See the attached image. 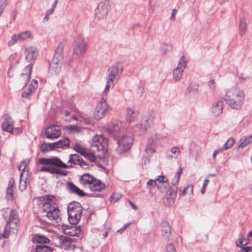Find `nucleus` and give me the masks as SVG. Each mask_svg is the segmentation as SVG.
<instances>
[{
  "mask_svg": "<svg viewBox=\"0 0 252 252\" xmlns=\"http://www.w3.org/2000/svg\"><path fill=\"white\" fill-rule=\"evenodd\" d=\"M108 146V140L102 135L93 137L91 143V150L93 152L104 151Z\"/></svg>",
  "mask_w": 252,
  "mask_h": 252,
  "instance_id": "obj_7",
  "label": "nucleus"
},
{
  "mask_svg": "<svg viewBox=\"0 0 252 252\" xmlns=\"http://www.w3.org/2000/svg\"><path fill=\"white\" fill-rule=\"evenodd\" d=\"M35 240L39 244L48 243L50 240L47 237L43 235H37L35 237Z\"/></svg>",
  "mask_w": 252,
  "mask_h": 252,
  "instance_id": "obj_48",
  "label": "nucleus"
},
{
  "mask_svg": "<svg viewBox=\"0 0 252 252\" xmlns=\"http://www.w3.org/2000/svg\"><path fill=\"white\" fill-rule=\"evenodd\" d=\"M6 220V224L4 228V232L0 234V239L1 238H6L8 237L11 229H16L17 227L19 222V219L17 212L13 210H10V214L7 219L4 217Z\"/></svg>",
  "mask_w": 252,
  "mask_h": 252,
  "instance_id": "obj_5",
  "label": "nucleus"
},
{
  "mask_svg": "<svg viewBox=\"0 0 252 252\" xmlns=\"http://www.w3.org/2000/svg\"><path fill=\"white\" fill-rule=\"evenodd\" d=\"M106 80V85L105 86V88L109 90L110 88L111 87H113L115 84V82L111 81L109 80Z\"/></svg>",
  "mask_w": 252,
  "mask_h": 252,
  "instance_id": "obj_62",
  "label": "nucleus"
},
{
  "mask_svg": "<svg viewBox=\"0 0 252 252\" xmlns=\"http://www.w3.org/2000/svg\"><path fill=\"white\" fill-rule=\"evenodd\" d=\"M158 141V136L155 133L148 140L145 151L147 155H150L156 152V149Z\"/></svg>",
  "mask_w": 252,
  "mask_h": 252,
  "instance_id": "obj_15",
  "label": "nucleus"
},
{
  "mask_svg": "<svg viewBox=\"0 0 252 252\" xmlns=\"http://www.w3.org/2000/svg\"><path fill=\"white\" fill-rule=\"evenodd\" d=\"M198 91V85L196 83H191L189 85L186 91V93L189 94L190 93L195 94Z\"/></svg>",
  "mask_w": 252,
  "mask_h": 252,
  "instance_id": "obj_38",
  "label": "nucleus"
},
{
  "mask_svg": "<svg viewBox=\"0 0 252 252\" xmlns=\"http://www.w3.org/2000/svg\"><path fill=\"white\" fill-rule=\"evenodd\" d=\"M81 158H80V157L77 154H71L69 156V159L68 161V163H70V165H67L69 166L68 168L72 166V164L73 165H79L80 163V160Z\"/></svg>",
  "mask_w": 252,
  "mask_h": 252,
  "instance_id": "obj_34",
  "label": "nucleus"
},
{
  "mask_svg": "<svg viewBox=\"0 0 252 252\" xmlns=\"http://www.w3.org/2000/svg\"><path fill=\"white\" fill-rule=\"evenodd\" d=\"M110 9V6L108 1H103L100 2L95 10L96 18L98 19L104 18L107 16Z\"/></svg>",
  "mask_w": 252,
  "mask_h": 252,
  "instance_id": "obj_14",
  "label": "nucleus"
},
{
  "mask_svg": "<svg viewBox=\"0 0 252 252\" xmlns=\"http://www.w3.org/2000/svg\"><path fill=\"white\" fill-rule=\"evenodd\" d=\"M68 220L72 224H77L80 220L82 207L81 205L77 202L70 203L67 207Z\"/></svg>",
  "mask_w": 252,
  "mask_h": 252,
  "instance_id": "obj_4",
  "label": "nucleus"
},
{
  "mask_svg": "<svg viewBox=\"0 0 252 252\" xmlns=\"http://www.w3.org/2000/svg\"><path fill=\"white\" fill-rule=\"evenodd\" d=\"M63 61H60L56 58H53L49 67V72L52 75L59 73L62 66Z\"/></svg>",
  "mask_w": 252,
  "mask_h": 252,
  "instance_id": "obj_18",
  "label": "nucleus"
},
{
  "mask_svg": "<svg viewBox=\"0 0 252 252\" xmlns=\"http://www.w3.org/2000/svg\"><path fill=\"white\" fill-rule=\"evenodd\" d=\"M63 230L64 234L70 236L78 237L81 233L80 227L73 225L63 226Z\"/></svg>",
  "mask_w": 252,
  "mask_h": 252,
  "instance_id": "obj_19",
  "label": "nucleus"
},
{
  "mask_svg": "<svg viewBox=\"0 0 252 252\" xmlns=\"http://www.w3.org/2000/svg\"><path fill=\"white\" fill-rule=\"evenodd\" d=\"M94 178L90 174H84L80 178V182L84 187L88 188L94 180Z\"/></svg>",
  "mask_w": 252,
  "mask_h": 252,
  "instance_id": "obj_30",
  "label": "nucleus"
},
{
  "mask_svg": "<svg viewBox=\"0 0 252 252\" xmlns=\"http://www.w3.org/2000/svg\"><path fill=\"white\" fill-rule=\"evenodd\" d=\"M166 252H176L174 245L172 243L168 244L166 246Z\"/></svg>",
  "mask_w": 252,
  "mask_h": 252,
  "instance_id": "obj_56",
  "label": "nucleus"
},
{
  "mask_svg": "<svg viewBox=\"0 0 252 252\" xmlns=\"http://www.w3.org/2000/svg\"><path fill=\"white\" fill-rule=\"evenodd\" d=\"M38 162L40 164L47 165L41 167L39 171L40 172H47L51 174H60L59 170L55 167H52V165L60 167L63 168H68L69 166L66 165L60 159L56 157L51 158H40L39 159Z\"/></svg>",
  "mask_w": 252,
  "mask_h": 252,
  "instance_id": "obj_3",
  "label": "nucleus"
},
{
  "mask_svg": "<svg viewBox=\"0 0 252 252\" xmlns=\"http://www.w3.org/2000/svg\"><path fill=\"white\" fill-rule=\"evenodd\" d=\"M235 143V139L233 138H229L223 144L222 147L223 149L227 150L233 147Z\"/></svg>",
  "mask_w": 252,
  "mask_h": 252,
  "instance_id": "obj_47",
  "label": "nucleus"
},
{
  "mask_svg": "<svg viewBox=\"0 0 252 252\" xmlns=\"http://www.w3.org/2000/svg\"><path fill=\"white\" fill-rule=\"evenodd\" d=\"M121 197V195L119 193H114L111 196V202H115L118 200Z\"/></svg>",
  "mask_w": 252,
  "mask_h": 252,
  "instance_id": "obj_57",
  "label": "nucleus"
},
{
  "mask_svg": "<svg viewBox=\"0 0 252 252\" xmlns=\"http://www.w3.org/2000/svg\"><path fill=\"white\" fill-rule=\"evenodd\" d=\"M186 65L187 61L186 58L182 56L178 62L177 66L173 71V78L175 82H178L182 79Z\"/></svg>",
  "mask_w": 252,
  "mask_h": 252,
  "instance_id": "obj_13",
  "label": "nucleus"
},
{
  "mask_svg": "<svg viewBox=\"0 0 252 252\" xmlns=\"http://www.w3.org/2000/svg\"><path fill=\"white\" fill-rule=\"evenodd\" d=\"M160 230L162 236L166 240H169L171 236V227L166 221H163L160 223Z\"/></svg>",
  "mask_w": 252,
  "mask_h": 252,
  "instance_id": "obj_21",
  "label": "nucleus"
},
{
  "mask_svg": "<svg viewBox=\"0 0 252 252\" xmlns=\"http://www.w3.org/2000/svg\"><path fill=\"white\" fill-rule=\"evenodd\" d=\"M44 134L47 139L53 140L61 135V130L58 126H51L46 128Z\"/></svg>",
  "mask_w": 252,
  "mask_h": 252,
  "instance_id": "obj_17",
  "label": "nucleus"
},
{
  "mask_svg": "<svg viewBox=\"0 0 252 252\" xmlns=\"http://www.w3.org/2000/svg\"><path fill=\"white\" fill-rule=\"evenodd\" d=\"M171 152L174 155H168V158H171L173 157L176 158L179 156L181 153L179 148L177 146L172 147L171 149Z\"/></svg>",
  "mask_w": 252,
  "mask_h": 252,
  "instance_id": "obj_45",
  "label": "nucleus"
},
{
  "mask_svg": "<svg viewBox=\"0 0 252 252\" xmlns=\"http://www.w3.org/2000/svg\"><path fill=\"white\" fill-rule=\"evenodd\" d=\"M223 101L218 100L212 106V113L215 117H219L222 112Z\"/></svg>",
  "mask_w": 252,
  "mask_h": 252,
  "instance_id": "obj_26",
  "label": "nucleus"
},
{
  "mask_svg": "<svg viewBox=\"0 0 252 252\" xmlns=\"http://www.w3.org/2000/svg\"><path fill=\"white\" fill-rule=\"evenodd\" d=\"M157 183H164L166 185L167 183L168 182V180L165 176H159L156 179Z\"/></svg>",
  "mask_w": 252,
  "mask_h": 252,
  "instance_id": "obj_52",
  "label": "nucleus"
},
{
  "mask_svg": "<svg viewBox=\"0 0 252 252\" xmlns=\"http://www.w3.org/2000/svg\"><path fill=\"white\" fill-rule=\"evenodd\" d=\"M55 149L57 148H67L69 145V140L67 138H64L56 142L53 143Z\"/></svg>",
  "mask_w": 252,
  "mask_h": 252,
  "instance_id": "obj_33",
  "label": "nucleus"
},
{
  "mask_svg": "<svg viewBox=\"0 0 252 252\" xmlns=\"http://www.w3.org/2000/svg\"><path fill=\"white\" fill-rule=\"evenodd\" d=\"M64 48V45L63 43H60L55 51L53 58H56L60 61H63Z\"/></svg>",
  "mask_w": 252,
  "mask_h": 252,
  "instance_id": "obj_32",
  "label": "nucleus"
},
{
  "mask_svg": "<svg viewBox=\"0 0 252 252\" xmlns=\"http://www.w3.org/2000/svg\"><path fill=\"white\" fill-rule=\"evenodd\" d=\"M236 245L238 247L241 248V249L247 244V241L246 240L243 239L242 238H239L236 242Z\"/></svg>",
  "mask_w": 252,
  "mask_h": 252,
  "instance_id": "obj_53",
  "label": "nucleus"
},
{
  "mask_svg": "<svg viewBox=\"0 0 252 252\" xmlns=\"http://www.w3.org/2000/svg\"><path fill=\"white\" fill-rule=\"evenodd\" d=\"M18 35L20 41H24L28 39H32L33 38V35L32 33L28 31L22 32Z\"/></svg>",
  "mask_w": 252,
  "mask_h": 252,
  "instance_id": "obj_39",
  "label": "nucleus"
},
{
  "mask_svg": "<svg viewBox=\"0 0 252 252\" xmlns=\"http://www.w3.org/2000/svg\"><path fill=\"white\" fill-rule=\"evenodd\" d=\"M52 249L44 244H39L35 248V252H52Z\"/></svg>",
  "mask_w": 252,
  "mask_h": 252,
  "instance_id": "obj_41",
  "label": "nucleus"
},
{
  "mask_svg": "<svg viewBox=\"0 0 252 252\" xmlns=\"http://www.w3.org/2000/svg\"><path fill=\"white\" fill-rule=\"evenodd\" d=\"M58 0H55L54 2L53 3V4L52 5L51 8H50L49 9H48L46 12V13L48 14V15H51L53 14V13L55 10V9L57 6V4L58 3Z\"/></svg>",
  "mask_w": 252,
  "mask_h": 252,
  "instance_id": "obj_55",
  "label": "nucleus"
},
{
  "mask_svg": "<svg viewBox=\"0 0 252 252\" xmlns=\"http://www.w3.org/2000/svg\"><path fill=\"white\" fill-rule=\"evenodd\" d=\"M81 167L84 169H87L89 167V165L85 161H84L82 158L80 160V163L79 165Z\"/></svg>",
  "mask_w": 252,
  "mask_h": 252,
  "instance_id": "obj_61",
  "label": "nucleus"
},
{
  "mask_svg": "<svg viewBox=\"0 0 252 252\" xmlns=\"http://www.w3.org/2000/svg\"><path fill=\"white\" fill-rule=\"evenodd\" d=\"M183 168L181 166H180L178 172L176 173L173 179L172 180V185L175 186L178 183L180 176L183 173Z\"/></svg>",
  "mask_w": 252,
  "mask_h": 252,
  "instance_id": "obj_44",
  "label": "nucleus"
},
{
  "mask_svg": "<svg viewBox=\"0 0 252 252\" xmlns=\"http://www.w3.org/2000/svg\"><path fill=\"white\" fill-rule=\"evenodd\" d=\"M144 88L142 86H138L135 91L136 95L139 97L142 96L144 93Z\"/></svg>",
  "mask_w": 252,
  "mask_h": 252,
  "instance_id": "obj_54",
  "label": "nucleus"
},
{
  "mask_svg": "<svg viewBox=\"0 0 252 252\" xmlns=\"http://www.w3.org/2000/svg\"><path fill=\"white\" fill-rule=\"evenodd\" d=\"M169 186V183L167 182L166 185L164 183H157V187L159 191L161 192H165Z\"/></svg>",
  "mask_w": 252,
  "mask_h": 252,
  "instance_id": "obj_50",
  "label": "nucleus"
},
{
  "mask_svg": "<svg viewBox=\"0 0 252 252\" xmlns=\"http://www.w3.org/2000/svg\"><path fill=\"white\" fill-rule=\"evenodd\" d=\"M88 188L92 191L100 192L104 190L105 185L100 180L94 178Z\"/></svg>",
  "mask_w": 252,
  "mask_h": 252,
  "instance_id": "obj_20",
  "label": "nucleus"
},
{
  "mask_svg": "<svg viewBox=\"0 0 252 252\" xmlns=\"http://www.w3.org/2000/svg\"><path fill=\"white\" fill-rule=\"evenodd\" d=\"M111 109L105 99L103 98L99 101L96 105L94 113V118L96 120H99L103 118L107 112Z\"/></svg>",
  "mask_w": 252,
  "mask_h": 252,
  "instance_id": "obj_11",
  "label": "nucleus"
},
{
  "mask_svg": "<svg viewBox=\"0 0 252 252\" xmlns=\"http://www.w3.org/2000/svg\"><path fill=\"white\" fill-rule=\"evenodd\" d=\"M55 149V147L53 146V143H44L41 145L40 151L43 153H45L49 152L50 150Z\"/></svg>",
  "mask_w": 252,
  "mask_h": 252,
  "instance_id": "obj_40",
  "label": "nucleus"
},
{
  "mask_svg": "<svg viewBox=\"0 0 252 252\" xmlns=\"http://www.w3.org/2000/svg\"><path fill=\"white\" fill-rule=\"evenodd\" d=\"M14 184L15 182L13 178H11L9 181L8 186L6 189V197L7 199L8 200H11L13 199Z\"/></svg>",
  "mask_w": 252,
  "mask_h": 252,
  "instance_id": "obj_29",
  "label": "nucleus"
},
{
  "mask_svg": "<svg viewBox=\"0 0 252 252\" xmlns=\"http://www.w3.org/2000/svg\"><path fill=\"white\" fill-rule=\"evenodd\" d=\"M208 86L210 89L213 91L215 90L216 88L215 81L214 79H211L208 82Z\"/></svg>",
  "mask_w": 252,
  "mask_h": 252,
  "instance_id": "obj_59",
  "label": "nucleus"
},
{
  "mask_svg": "<svg viewBox=\"0 0 252 252\" xmlns=\"http://www.w3.org/2000/svg\"><path fill=\"white\" fill-rule=\"evenodd\" d=\"M96 152H93L90 150V151L87 150L86 154L84 155V156L88 159L91 162H94L96 160V157L98 156L96 154Z\"/></svg>",
  "mask_w": 252,
  "mask_h": 252,
  "instance_id": "obj_43",
  "label": "nucleus"
},
{
  "mask_svg": "<svg viewBox=\"0 0 252 252\" xmlns=\"http://www.w3.org/2000/svg\"><path fill=\"white\" fill-rule=\"evenodd\" d=\"M25 54L26 60L30 62L36 58L37 55V50L34 47H29L26 48Z\"/></svg>",
  "mask_w": 252,
  "mask_h": 252,
  "instance_id": "obj_27",
  "label": "nucleus"
},
{
  "mask_svg": "<svg viewBox=\"0 0 252 252\" xmlns=\"http://www.w3.org/2000/svg\"><path fill=\"white\" fill-rule=\"evenodd\" d=\"M19 37L18 34H14L11 39L8 41L7 45L8 46H12L16 43L18 41H20Z\"/></svg>",
  "mask_w": 252,
  "mask_h": 252,
  "instance_id": "obj_49",
  "label": "nucleus"
},
{
  "mask_svg": "<svg viewBox=\"0 0 252 252\" xmlns=\"http://www.w3.org/2000/svg\"><path fill=\"white\" fill-rule=\"evenodd\" d=\"M193 187L192 185H189L186 187L182 191L180 192V195H185L188 191H189L191 194L193 193Z\"/></svg>",
  "mask_w": 252,
  "mask_h": 252,
  "instance_id": "obj_51",
  "label": "nucleus"
},
{
  "mask_svg": "<svg viewBox=\"0 0 252 252\" xmlns=\"http://www.w3.org/2000/svg\"><path fill=\"white\" fill-rule=\"evenodd\" d=\"M67 188L71 193H74L79 196L85 195V193L82 190L80 189L72 183L69 182L67 184Z\"/></svg>",
  "mask_w": 252,
  "mask_h": 252,
  "instance_id": "obj_28",
  "label": "nucleus"
},
{
  "mask_svg": "<svg viewBox=\"0 0 252 252\" xmlns=\"http://www.w3.org/2000/svg\"><path fill=\"white\" fill-rule=\"evenodd\" d=\"M126 121L130 123L134 121L135 119L134 109L133 108L128 107L126 108Z\"/></svg>",
  "mask_w": 252,
  "mask_h": 252,
  "instance_id": "obj_35",
  "label": "nucleus"
},
{
  "mask_svg": "<svg viewBox=\"0 0 252 252\" xmlns=\"http://www.w3.org/2000/svg\"><path fill=\"white\" fill-rule=\"evenodd\" d=\"M124 125V123L117 120L114 121L111 124L108 128V131L113 136L118 137V135H121L120 133L124 130L123 126Z\"/></svg>",
  "mask_w": 252,
  "mask_h": 252,
  "instance_id": "obj_16",
  "label": "nucleus"
},
{
  "mask_svg": "<svg viewBox=\"0 0 252 252\" xmlns=\"http://www.w3.org/2000/svg\"><path fill=\"white\" fill-rule=\"evenodd\" d=\"M38 86L37 81L33 79L27 91H25L22 94V96L24 98H30V96L34 93V90Z\"/></svg>",
  "mask_w": 252,
  "mask_h": 252,
  "instance_id": "obj_25",
  "label": "nucleus"
},
{
  "mask_svg": "<svg viewBox=\"0 0 252 252\" xmlns=\"http://www.w3.org/2000/svg\"><path fill=\"white\" fill-rule=\"evenodd\" d=\"M209 182V180L208 179H205L204 180L203 186L201 189V192L202 194H204L205 193V190H206V188Z\"/></svg>",
  "mask_w": 252,
  "mask_h": 252,
  "instance_id": "obj_58",
  "label": "nucleus"
},
{
  "mask_svg": "<svg viewBox=\"0 0 252 252\" xmlns=\"http://www.w3.org/2000/svg\"><path fill=\"white\" fill-rule=\"evenodd\" d=\"M251 247H244L242 248L240 250L238 251L237 252H251Z\"/></svg>",
  "mask_w": 252,
  "mask_h": 252,
  "instance_id": "obj_63",
  "label": "nucleus"
},
{
  "mask_svg": "<svg viewBox=\"0 0 252 252\" xmlns=\"http://www.w3.org/2000/svg\"><path fill=\"white\" fill-rule=\"evenodd\" d=\"M150 162V159L149 158L145 157L142 159V164H146L147 163H149Z\"/></svg>",
  "mask_w": 252,
  "mask_h": 252,
  "instance_id": "obj_64",
  "label": "nucleus"
},
{
  "mask_svg": "<svg viewBox=\"0 0 252 252\" xmlns=\"http://www.w3.org/2000/svg\"><path fill=\"white\" fill-rule=\"evenodd\" d=\"M59 243L58 246L65 250L67 249L70 247V245L73 241L71 238L64 236H60L58 238Z\"/></svg>",
  "mask_w": 252,
  "mask_h": 252,
  "instance_id": "obj_24",
  "label": "nucleus"
},
{
  "mask_svg": "<svg viewBox=\"0 0 252 252\" xmlns=\"http://www.w3.org/2000/svg\"><path fill=\"white\" fill-rule=\"evenodd\" d=\"M238 148H244L252 143V134L242 137L239 141Z\"/></svg>",
  "mask_w": 252,
  "mask_h": 252,
  "instance_id": "obj_31",
  "label": "nucleus"
},
{
  "mask_svg": "<svg viewBox=\"0 0 252 252\" xmlns=\"http://www.w3.org/2000/svg\"><path fill=\"white\" fill-rule=\"evenodd\" d=\"M148 187L150 188L151 187L157 186V182L156 180H154L152 179L150 180L147 183Z\"/></svg>",
  "mask_w": 252,
  "mask_h": 252,
  "instance_id": "obj_60",
  "label": "nucleus"
},
{
  "mask_svg": "<svg viewBox=\"0 0 252 252\" xmlns=\"http://www.w3.org/2000/svg\"><path fill=\"white\" fill-rule=\"evenodd\" d=\"M27 162L23 161L17 165L18 170L22 171L20 174L19 181V189L21 191L24 190L27 188V179L28 176V169L27 168Z\"/></svg>",
  "mask_w": 252,
  "mask_h": 252,
  "instance_id": "obj_10",
  "label": "nucleus"
},
{
  "mask_svg": "<svg viewBox=\"0 0 252 252\" xmlns=\"http://www.w3.org/2000/svg\"><path fill=\"white\" fill-rule=\"evenodd\" d=\"M1 127L2 130L12 133L14 130V121L9 116H6L4 118V121L2 124Z\"/></svg>",
  "mask_w": 252,
  "mask_h": 252,
  "instance_id": "obj_23",
  "label": "nucleus"
},
{
  "mask_svg": "<svg viewBox=\"0 0 252 252\" xmlns=\"http://www.w3.org/2000/svg\"><path fill=\"white\" fill-rule=\"evenodd\" d=\"M43 203L41 210V216L51 221H58L60 217V211L55 203L53 196H44L40 198Z\"/></svg>",
  "mask_w": 252,
  "mask_h": 252,
  "instance_id": "obj_1",
  "label": "nucleus"
},
{
  "mask_svg": "<svg viewBox=\"0 0 252 252\" xmlns=\"http://www.w3.org/2000/svg\"><path fill=\"white\" fill-rule=\"evenodd\" d=\"M123 71L122 65L119 63L110 66L108 70V75L106 80H109L114 82H117Z\"/></svg>",
  "mask_w": 252,
  "mask_h": 252,
  "instance_id": "obj_9",
  "label": "nucleus"
},
{
  "mask_svg": "<svg viewBox=\"0 0 252 252\" xmlns=\"http://www.w3.org/2000/svg\"><path fill=\"white\" fill-rule=\"evenodd\" d=\"M226 103L232 109H238L242 106L245 100L243 90L240 88L233 87L226 92Z\"/></svg>",
  "mask_w": 252,
  "mask_h": 252,
  "instance_id": "obj_2",
  "label": "nucleus"
},
{
  "mask_svg": "<svg viewBox=\"0 0 252 252\" xmlns=\"http://www.w3.org/2000/svg\"><path fill=\"white\" fill-rule=\"evenodd\" d=\"M172 49V47L170 44L163 43L160 45V52L162 55H165L166 53L171 51Z\"/></svg>",
  "mask_w": 252,
  "mask_h": 252,
  "instance_id": "obj_42",
  "label": "nucleus"
},
{
  "mask_svg": "<svg viewBox=\"0 0 252 252\" xmlns=\"http://www.w3.org/2000/svg\"><path fill=\"white\" fill-rule=\"evenodd\" d=\"M74 149L78 153L80 154L81 155L84 156V154H86L87 153V149L85 148L83 146L80 145L79 143L75 144Z\"/></svg>",
  "mask_w": 252,
  "mask_h": 252,
  "instance_id": "obj_46",
  "label": "nucleus"
},
{
  "mask_svg": "<svg viewBox=\"0 0 252 252\" xmlns=\"http://www.w3.org/2000/svg\"><path fill=\"white\" fill-rule=\"evenodd\" d=\"M88 48V43L82 36H78L73 42V53L77 56H82L85 54Z\"/></svg>",
  "mask_w": 252,
  "mask_h": 252,
  "instance_id": "obj_8",
  "label": "nucleus"
},
{
  "mask_svg": "<svg viewBox=\"0 0 252 252\" xmlns=\"http://www.w3.org/2000/svg\"><path fill=\"white\" fill-rule=\"evenodd\" d=\"M133 141V137L131 134L118 135L117 152L121 154L127 152L131 148Z\"/></svg>",
  "mask_w": 252,
  "mask_h": 252,
  "instance_id": "obj_6",
  "label": "nucleus"
},
{
  "mask_svg": "<svg viewBox=\"0 0 252 252\" xmlns=\"http://www.w3.org/2000/svg\"><path fill=\"white\" fill-rule=\"evenodd\" d=\"M247 30V25L245 19H241L239 22V32L241 36H243Z\"/></svg>",
  "mask_w": 252,
  "mask_h": 252,
  "instance_id": "obj_36",
  "label": "nucleus"
},
{
  "mask_svg": "<svg viewBox=\"0 0 252 252\" xmlns=\"http://www.w3.org/2000/svg\"><path fill=\"white\" fill-rule=\"evenodd\" d=\"M154 123L152 117L145 118L138 122L133 127V130L138 134H141L146 131L148 127L151 126Z\"/></svg>",
  "mask_w": 252,
  "mask_h": 252,
  "instance_id": "obj_12",
  "label": "nucleus"
},
{
  "mask_svg": "<svg viewBox=\"0 0 252 252\" xmlns=\"http://www.w3.org/2000/svg\"><path fill=\"white\" fill-rule=\"evenodd\" d=\"M23 71L21 77L23 80H26V84H27V82H28L30 78L32 72V66L28 65L25 68Z\"/></svg>",
  "mask_w": 252,
  "mask_h": 252,
  "instance_id": "obj_37",
  "label": "nucleus"
},
{
  "mask_svg": "<svg viewBox=\"0 0 252 252\" xmlns=\"http://www.w3.org/2000/svg\"><path fill=\"white\" fill-rule=\"evenodd\" d=\"M175 198L176 193L170 189L166 192L165 196L163 199V203L167 206H171L174 204Z\"/></svg>",
  "mask_w": 252,
  "mask_h": 252,
  "instance_id": "obj_22",
  "label": "nucleus"
}]
</instances>
